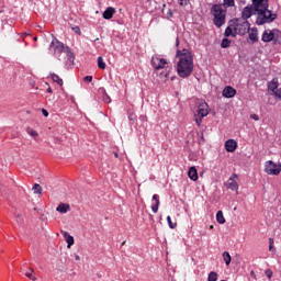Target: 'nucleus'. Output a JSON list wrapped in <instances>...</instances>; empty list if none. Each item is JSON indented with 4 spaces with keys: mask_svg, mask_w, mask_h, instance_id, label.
<instances>
[{
    "mask_svg": "<svg viewBox=\"0 0 281 281\" xmlns=\"http://www.w3.org/2000/svg\"><path fill=\"white\" fill-rule=\"evenodd\" d=\"M50 78L53 82H56L57 85H59V87H63V79L58 75L52 74Z\"/></svg>",
    "mask_w": 281,
    "mask_h": 281,
    "instance_id": "obj_25",
    "label": "nucleus"
},
{
    "mask_svg": "<svg viewBox=\"0 0 281 281\" xmlns=\"http://www.w3.org/2000/svg\"><path fill=\"white\" fill-rule=\"evenodd\" d=\"M30 272H25V277L29 278V280L36 281V276H34V269L29 268Z\"/></svg>",
    "mask_w": 281,
    "mask_h": 281,
    "instance_id": "obj_27",
    "label": "nucleus"
},
{
    "mask_svg": "<svg viewBox=\"0 0 281 281\" xmlns=\"http://www.w3.org/2000/svg\"><path fill=\"white\" fill-rule=\"evenodd\" d=\"M68 49L69 48L65 46V44H63L56 38L52 41L49 46V50L54 53V55L56 56V58H58V60H61L60 56H65Z\"/></svg>",
    "mask_w": 281,
    "mask_h": 281,
    "instance_id": "obj_6",
    "label": "nucleus"
},
{
    "mask_svg": "<svg viewBox=\"0 0 281 281\" xmlns=\"http://www.w3.org/2000/svg\"><path fill=\"white\" fill-rule=\"evenodd\" d=\"M72 30H74V32H76V34H80V27L76 26Z\"/></svg>",
    "mask_w": 281,
    "mask_h": 281,
    "instance_id": "obj_41",
    "label": "nucleus"
},
{
    "mask_svg": "<svg viewBox=\"0 0 281 281\" xmlns=\"http://www.w3.org/2000/svg\"><path fill=\"white\" fill-rule=\"evenodd\" d=\"M222 95L224 98H234V95H236V89H234L232 86L225 87Z\"/></svg>",
    "mask_w": 281,
    "mask_h": 281,
    "instance_id": "obj_16",
    "label": "nucleus"
},
{
    "mask_svg": "<svg viewBox=\"0 0 281 281\" xmlns=\"http://www.w3.org/2000/svg\"><path fill=\"white\" fill-rule=\"evenodd\" d=\"M229 45H232V42L227 38H224L221 43V47H223V49L229 47Z\"/></svg>",
    "mask_w": 281,
    "mask_h": 281,
    "instance_id": "obj_33",
    "label": "nucleus"
},
{
    "mask_svg": "<svg viewBox=\"0 0 281 281\" xmlns=\"http://www.w3.org/2000/svg\"><path fill=\"white\" fill-rule=\"evenodd\" d=\"M75 259L78 260V261H80V256H78V255L75 256Z\"/></svg>",
    "mask_w": 281,
    "mask_h": 281,
    "instance_id": "obj_45",
    "label": "nucleus"
},
{
    "mask_svg": "<svg viewBox=\"0 0 281 281\" xmlns=\"http://www.w3.org/2000/svg\"><path fill=\"white\" fill-rule=\"evenodd\" d=\"M85 82H91L93 80V77L92 76H86L83 78Z\"/></svg>",
    "mask_w": 281,
    "mask_h": 281,
    "instance_id": "obj_38",
    "label": "nucleus"
},
{
    "mask_svg": "<svg viewBox=\"0 0 281 281\" xmlns=\"http://www.w3.org/2000/svg\"><path fill=\"white\" fill-rule=\"evenodd\" d=\"M169 16H172V11H169Z\"/></svg>",
    "mask_w": 281,
    "mask_h": 281,
    "instance_id": "obj_47",
    "label": "nucleus"
},
{
    "mask_svg": "<svg viewBox=\"0 0 281 281\" xmlns=\"http://www.w3.org/2000/svg\"><path fill=\"white\" fill-rule=\"evenodd\" d=\"M177 71L180 78H190L194 71V58L189 49L177 50Z\"/></svg>",
    "mask_w": 281,
    "mask_h": 281,
    "instance_id": "obj_1",
    "label": "nucleus"
},
{
    "mask_svg": "<svg viewBox=\"0 0 281 281\" xmlns=\"http://www.w3.org/2000/svg\"><path fill=\"white\" fill-rule=\"evenodd\" d=\"M224 5H227V8H233L234 0H224Z\"/></svg>",
    "mask_w": 281,
    "mask_h": 281,
    "instance_id": "obj_35",
    "label": "nucleus"
},
{
    "mask_svg": "<svg viewBox=\"0 0 281 281\" xmlns=\"http://www.w3.org/2000/svg\"><path fill=\"white\" fill-rule=\"evenodd\" d=\"M222 257H223V260H224L225 265H226L227 267H229V265L232 263V256L229 255V252L224 251V252L222 254Z\"/></svg>",
    "mask_w": 281,
    "mask_h": 281,
    "instance_id": "obj_22",
    "label": "nucleus"
},
{
    "mask_svg": "<svg viewBox=\"0 0 281 281\" xmlns=\"http://www.w3.org/2000/svg\"><path fill=\"white\" fill-rule=\"evenodd\" d=\"M122 245H126V241H123Z\"/></svg>",
    "mask_w": 281,
    "mask_h": 281,
    "instance_id": "obj_51",
    "label": "nucleus"
},
{
    "mask_svg": "<svg viewBox=\"0 0 281 281\" xmlns=\"http://www.w3.org/2000/svg\"><path fill=\"white\" fill-rule=\"evenodd\" d=\"M280 38H281V32L278 29L266 30L261 35V41L263 43H271L272 41L273 45H278V43H280Z\"/></svg>",
    "mask_w": 281,
    "mask_h": 281,
    "instance_id": "obj_5",
    "label": "nucleus"
},
{
    "mask_svg": "<svg viewBox=\"0 0 281 281\" xmlns=\"http://www.w3.org/2000/svg\"><path fill=\"white\" fill-rule=\"evenodd\" d=\"M179 5L182 8H186L190 3V0H178Z\"/></svg>",
    "mask_w": 281,
    "mask_h": 281,
    "instance_id": "obj_34",
    "label": "nucleus"
},
{
    "mask_svg": "<svg viewBox=\"0 0 281 281\" xmlns=\"http://www.w3.org/2000/svg\"><path fill=\"white\" fill-rule=\"evenodd\" d=\"M47 93H54V90H52V87L47 88Z\"/></svg>",
    "mask_w": 281,
    "mask_h": 281,
    "instance_id": "obj_43",
    "label": "nucleus"
},
{
    "mask_svg": "<svg viewBox=\"0 0 281 281\" xmlns=\"http://www.w3.org/2000/svg\"><path fill=\"white\" fill-rule=\"evenodd\" d=\"M254 11L255 14H261L262 12H266L267 10H269V3L267 2V0H262L261 2L255 4L254 7Z\"/></svg>",
    "mask_w": 281,
    "mask_h": 281,
    "instance_id": "obj_11",
    "label": "nucleus"
},
{
    "mask_svg": "<svg viewBox=\"0 0 281 281\" xmlns=\"http://www.w3.org/2000/svg\"><path fill=\"white\" fill-rule=\"evenodd\" d=\"M26 133H27V135L33 137V139H38V132H36L34 128L27 127Z\"/></svg>",
    "mask_w": 281,
    "mask_h": 281,
    "instance_id": "obj_23",
    "label": "nucleus"
},
{
    "mask_svg": "<svg viewBox=\"0 0 281 281\" xmlns=\"http://www.w3.org/2000/svg\"><path fill=\"white\" fill-rule=\"evenodd\" d=\"M211 14L214 16V25H216V27H223V25H225V11L223 10V5L214 4L211 8Z\"/></svg>",
    "mask_w": 281,
    "mask_h": 281,
    "instance_id": "obj_4",
    "label": "nucleus"
},
{
    "mask_svg": "<svg viewBox=\"0 0 281 281\" xmlns=\"http://www.w3.org/2000/svg\"><path fill=\"white\" fill-rule=\"evenodd\" d=\"M101 93L103 94V101L106 102V104H110L111 97L106 93V90L104 88H100Z\"/></svg>",
    "mask_w": 281,
    "mask_h": 281,
    "instance_id": "obj_26",
    "label": "nucleus"
},
{
    "mask_svg": "<svg viewBox=\"0 0 281 281\" xmlns=\"http://www.w3.org/2000/svg\"><path fill=\"white\" fill-rule=\"evenodd\" d=\"M269 245H273V238L269 239Z\"/></svg>",
    "mask_w": 281,
    "mask_h": 281,
    "instance_id": "obj_44",
    "label": "nucleus"
},
{
    "mask_svg": "<svg viewBox=\"0 0 281 281\" xmlns=\"http://www.w3.org/2000/svg\"><path fill=\"white\" fill-rule=\"evenodd\" d=\"M269 251H276V249L273 248V245L269 244Z\"/></svg>",
    "mask_w": 281,
    "mask_h": 281,
    "instance_id": "obj_42",
    "label": "nucleus"
},
{
    "mask_svg": "<svg viewBox=\"0 0 281 281\" xmlns=\"http://www.w3.org/2000/svg\"><path fill=\"white\" fill-rule=\"evenodd\" d=\"M130 120H133V114H128Z\"/></svg>",
    "mask_w": 281,
    "mask_h": 281,
    "instance_id": "obj_46",
    "label": "nucleus"
},
{
    "mask_svg": "<svg viewBox=\"0 0 281 281\" xmlns=\"http://www.w3.org/2000/svg\"><path fill=\"white\" fill-rule=\"evenodd\" d=\"M98 67L99 69H106V64L104 63L102 56L98 57Z\"/></svg>",
    "mask_w": 281,
    "mask_h": 281,
    "instance_id": "obj_30",
    "label": "nucleus"
},
{
    "mask_svg": "<svg viewBox=\"0 0 281 281\" xmlns=\"http://www.w3.org/2000/svg\"><path fill=\"white\" fill-rule=\"evenodd\" d=\"M251 14H256V11L254 10V7H246L244 8V10L241 11V18L239 19H244V21H247V19H250Z\"/></svg>",
    "mask_w": 281,
    "mask_h": 281,
    "instance_id": "obj_12",
    "label": "nucleus"
},
{
    "mask_svg": "<svg viewBox=\"0 0 281 281\" xmlns=\"http://www.w3.org/2000/svg\"><path fill=\"white\" fill-rule=\"evenodd\" d=\"M153 201H155V204L151 205V211L154 212V214H157V212H159V205H160V201H159V195L158 194H154L153 195Z\"/></svg>",
    "mask_w": 281,
    "mask_h": 281,
    "instance_id": "obj_19",
    "label": "nucleus"
},
{
    "mask_svg": "<svg viewBox=\"0 0 281 281\" xmlns=\"http://www.w3.org/2000/svg\"><path fill=\"white\" fill-rule=\"evenodd\" d=\"M166 65H168V60L166 58H161L159 55L151 57V66L156 71H159V69H166Z\"/></svg>",
    "mask_w": 281,
    "mask_h": 281,
    "instance_id": "obj_9",
    "label": "nucleus"
},
{
    "mask_svg": "<svg viewBox=\"0 0 281 281\" xmlns=\"http://www.w3.org/2000/svg\"><path fill=\"white\" fill-rule=\"evenodd\" d=\"M33 192H34V194H43V188L41 187V184L35 183L33 186Z\"/></svg>",
    "mask_w": 281,
    "mask_h": 281,
    "instance_id": "obj_29",
    "label": "nucleus"
},
{
    "mask_svg": "<svg viewBox=\"0 0 281 281\" xmlns=\"http://www.w3.org/2000/svg\"><path fill=\"white\" fill-rule=\"evenodd\" d=\"M42 114L44 115V117H49V112H47V110L42 109Z\"/></svg>",
    "mask_w": 281,
    "mask_h": 281,
    "instance_id": "obj_39",
    "label": "nucleus"
},
{
    "mask_svg": "<svg viewBox=\"0 0 281 281\" xmlns=\"http://www.w3.org/2000/svg\"><path fill=\"white\" fill-rule=\"evenodd\" d=\"M274 94V97L278 99V100H281V89H277L274 90V92H272Z\"/></svg>",
    "mask_w": 281,
    "mask_h": 281,
    "instance_id": "obj_36",
    "label": "nucleus"
},
{
    "mask_svg": "<svg viewBox=\"0 0 281 281\" xmlns=\"http://www.w3.org/2000/svg\"><path fill=\"white\" fill-rule=\"evenodd\" d=\"M236 179H238V175L233 173L231 178L227 180L225 186L226 188H228V190H235L236 192H238V182H236Z\"/></svg>",
    "mask_w": 281,
    "mask_h": 281,
    "instance_id": "obj_10",
    "label": "nucleus"
},
{
    "mask_svg": "<svg viewBox=\"0 0 281 281\" xmlns=\"http://www.w3.org/2000/svg\"><path fill=\"white\" fill-rule=\"evenodd\" d=\"M216 221L220 225H225V216L223 215V211H218L216 213Z\"/></svg>",
    "mask_w": 281,
    "mask_h": 281,
    "instance_id": "obj_24",
    "label": "nucleus"
},
{
    "mask_svg": "<svg viewBox=\"0 0 281 281\" xmlns=\"http://www.w3.org/2000/svg\"><path fill=\"white\" fill-rule=\"evenodd\" d=\"M265 172L267 175L278 177V175H280V172H281V164H276L272 160L266 161Z\"/></svg>",
    "mask_w": 281,
    "mask_h": 281,
    "instance_id": "obj_8",
    "label": "nucleus"
},
{
    "mask_svg": "<svg viewBox=\"0 0 281 281\" xmlns=\"http://www.w3.org/2000/svg\"><path fill=\"white\" fill-rule=\"evenodd\" d=\"M279 83H278V79H272L269 83H268V89L269 91H271L272 93H276V91L278 90Z\"/></svg>",
    "mask_w": 281,
    "mask_h": 281,
    "instance_id": "obj_21",
    "label": "nucleus"
},
{
    "mask_svg": "<svg viewBox=\"0 0 281 281\" xmlns=\"http://www.w3.org/2000/svg\"><path fill=\"white\" fill-rule=\"evenodd\" d=\"M250 117L251 120H255V122H258V120H260V117L257 114H251Z\"/></svg>",
    "mask_w": 281,
    "mask_h": 281,
    "instance_id": "obj_40",
    "label": "nucleus"
},
{
    "mask_svg": "<svg viewBox=\"0 0 281 281\" xmlns=\"http://www.w3.org/2000/svg\"><path fill=\"white\" fill-rule=\"evenodd\" d=\"M167 223H168L170 229H176L177 228V223L173 222L170 216H167Z\"/></svg>",
    "mask_w": 281,
    "mask_h": 281,
    "instance_id": "obj_31",
    "label": "nucleus"
},
{
    "mask_svg": "<svg viewBox=\"0 0 281 281\" xmlns=\"http://www.w3.org/2000/svg\"><path fill=\"white\" fill-rule=\"evenodd\" d=\"M266 276H267V278H269V280H271V278L273 276V271H271L270 269L266 270Z\"/></svg>",
    "mask_w": 281,
    "mask_h": 281,
    "instance_id": "obj_37",
    "label": "nucleus"
},
{
    "mask_svg": "<svg viewBox=\"0 0 281 281\" xmlns=\"http://www.w3.org/2000/svg\"><path fill=\"white\" fill-rule=\"evenodd\" d=\"M276 21V14L271 13L269 9L257 15V25H265V23H272Z\"/></svg>",
    "mask_w": 281,
    "mask_h": 281,
    "instance_id": "obj_7",
    "label": "nucleus"
},
{
    "mask_svg": "<svg viewBox=\"0 0 281 281\" xmlns=\"http://www.w3.org/2000/svg\"><path fill=\"white\" fill-rule=\"evenodd\" d=\"M188 177L191 179V181H198L199 180V172L196 171V167H190L188 171Z\"/></svg>",
    "mask_w": 281,
    "mask_h": 281,
    "instance_id": "obj_17",
    "label": "nucleus"
},
{
    "mask_svg": "<svg viewBox=\"0 0 281 281\" xmlns=\"http://www.w3.org/2000/svg\"><path fill=\"white\" fill-rule=\"evenodd\" d=\"M61 235L64 236L66 243H67V248L68 249H71V246L74 245L75 243V239H74V236H71L69 234V232H66V231H61Z\"/></svg>",
    "mask_w": 281,
    "mask_h": 281,
    "instance_id": "obj_15",
    "label": "nucleus"
},
{
    "mask_svg": "<svg viewBox=\"0 0 281 281\" xmlns=\"http://www.w3.org/2000/svg\"><path fill=\"white\" fill-rule=\"evenodd\" d=\"M250 29V24L249 21L245 20V19H233L229 21L228 26L225 30L224 36L229 37H236L237 34L239 36H245V34H247V32H249Z\"/></svg>",
    "mask_w": 281,
    "mask_h": 281,
    "instance_id": "obj_2",
    "label": "nucleus"
},
{
    "mask_svg": "<svg viewBox=\"0 0 281 281\" xmlns=\"http://www.w3.org/2000/svg\"><path fill=\"white\" fill-rule=\"evenodd\" d=\"M56 212H59V214H67V212H71V205L68 203H59L56 207Z\"/></svg>",
    "mask_w": 281,
    "mask_h": 281,
    "instance_id": "obj_14",
    "label": "nucleus"
},
{
    "mask_svg": "<svg viewBox=\"0 0 281 281\" xmlns=\"http://www.w3.org/2000/svg\"><path fill=\"white\" fill-rule=\"evenodd\" d=\"M210 229H214V225H211V226H210Z\"/></svg>",
    "mask_w": 281,
    "mask_h": 281,
    "instance_id": "obj_48",
    "label": "nucleus"
},
{
    "mask_svg": "<svg viewBox=\"0 0 281 281\" xmlns=\"http://www.w3.org/2000/svg\"><path fill=\"white\" fill-rule=\"evenodd\" d=\"M113 14H115V8L109 7L103 12V19L109 21L110 19H113Z\"/></svg>",
    "mask_w": 281,
    "mask_h": 281,
    "instance_id": "obj_18",
    "label": "nucleus"
},
{
    "mask_svg": "<svg viewBox=\"0 0 281 281\" xmlns=\"http://www.w3.org/2000/svg\"><path fill=\"white\" fill-rule=\"evenodd\" d=\"M236 148H238V143H236V140L228 139L225 142V149L227 150V153H234Z\"/></svg>",
    "mask_w": 281,
    "mask_h": 281,
    "instance_id": "obj_13",
    "label": "nucleus"
},
{
    "mask_svg": "<svg viewBox=\"0 0 281 281\" xmlns=\"http://www.w3.org/2000/svg\"><path fill=\"white\" fill-rule=\"evenodd\" d=\"M210 105L205 101L199 103L198 109L194 113V122L196 126H201L203 124V117H207L210 115Z\"/></svg>",
    "mask_w": 281,
    "mask_h": 281,
    "instance_id": "obj_3",
    "label": "nucleus"
},
{
    "mask_svg": "<svg viewBox=\"0 0 281 281\" xmlns=\"http://www.w3.org/2000/svg\"><path fill=\"white\" fill-rule=\"evenodd\" d=\"M61 58H67L71 63L75 59L74 53H71V50L68 48V50L65 53L64 56H61Z\"/></svg>",
    "mask_w": 281,
    "mask_h": 281,
    "instance_id": "obj_28",
    "label": "nucleus"
},
{
    "mask_svg": "<svg viewBox=\"0 0 281 281\" xmlns=\"http://www.w3.org/2000/svg\"><path fill=\"white\" fill-rule=\"evenodd\" d=\"M249 40L252 41V43H258V29L252 27L249 31Z\"/></svg>",
    "mask_w": 281,
    "mask_h": 281,
    "instance_id": "obj_20",
    "label": "nucleus"
},
{
    "mask_svg": "<svg viewBox=\"0 0 281 281\" xmlns=\"http://www.w3.org/2000/svg\"><path fill=\"white\" fill-rule=\"evenodd\" d=\"M34 41H38V37H34Z\"/></svg>",
    "mask_w": 281,
    "mask_h": 281,
    "instance_id": "obj_50",
    "label": "nucleus"
},
{
    "mask_svg": "<svg viewBox=\"0 0 281 281\" xmlns=\"http://www.w3.org/2000/svg\"><path fill=\"white\" fill-rule=\"evenodd\" d=\"M218 280V273L216 272H210L207 277V281H217Z\"/></svg>",
    "mask_w": 281,
    "mask_h": 281,
    "instance_id": "obj_32",
    "label": "nucleus"
},
{
    "mask_svg": "<svg viewBox=\"0 0 281 281\" xmlns=\"http://www.w3.org/2000/svg\"><path fill=\"white\" fill-rule=\"evenodd\" d=\"M177 46H179V38H177Z\"/></svg>",
    "mask_w": 281,
    "mask_h": 281,
    "instance_id": "obj_49",
    "label": "nucleus"
}]
</instances>
